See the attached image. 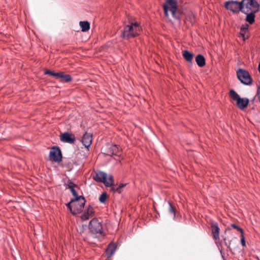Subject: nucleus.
Here are the masks:
<instances>
[{"label": "nucleus", "instance_id": "nucleus-1", "mask_svg": "<svg viewBox=\"0 0 260 260\" xmlns=\"http://www.w3.org/2000/svg\"><path fill=\"white\" fill-rule=\"evenodd\" d=\"M141 27L138 22L131 23L129 25H125L122 30L121 36L124 39H131L139 35Z\"/></svg>", "mask_w": 260, "mask_h": 260}, {"label": "nucleus", "instance_id": "nucleus-2", "mask_svg": "<svg viewBox=\"0 0 260 260\" xmlns=\"http://www.w3.org/2000/svg\"><path fill=\"white\" fill-rule=\"evenodd\" d=\"M89 230L95 238L103 239L105 236L103 225L96 218H93L90 220L89 224Z\"/></svg>", "mask_w": 260, "mask_h": 260}, {"label": "nucleus", "instance_id": "nucleus-3", "mask_svg": "<svg viewBox=\"0 0 260 260\" xmlns=\"http://www.w3.org/2000/svg\"><path fill=\"white\" fill-rule=\"evenodd\" d=\"M165 15L166 17L169 16V11H170L173 17L176 19H180V16L176 11L177 10V2L176 0H166L163 5Z\"/></svg>", "mask_w": 260, "mask_h": 260}, {"label": "nucleus", "instance_id": "nucleus-4", "mask_svg": "<svg viewBox=\"0 0 260 260\" xmlns=\"http://www.w3.org/2000/svg\"><path fill=\"white\" fill-rule=\"evenodd\" d=\"M232 99L236 101V106L240 109H243L246 107L249 103V99L247 98H241L240 95L234 90L230 91Z\"/></svg>", "mask_w": 260, "mask_h": 260}, {"label": "nucleus", "instance_id": "nucleus-5", "mask_svg": "<svg viewBox=\"0 0 260 260\" xmlns=\"http://www.w3.org/2000/svg\"><path fill=\"white\" fill-rule=\"evenodd\" d=\"M237 76L240 82L244 85L251 84L252 80L248 72L243 69H239L237 71Z\"/></svg>", "mask_w": 260, "mask_h": 260}, {"label": "nucleus", "instance_id": "nucleus-6", "mask_svg": "<svg viewBox=\"0 0 260 260\" xmlns=\"http://www.w3.org/2000/svg\"><path fill=\"white\" fill-rule=\"evenodd\" d=\"M244 0L241 2L236 1H228L225 4V7L229 10L235 13L242 12L243 10Z\"/></svg>", "mask_w": 260, "mask_h": 260}, {"label": "nucleus", "instance_id": "nucleus-7", "mask_svg": "<svg viewBox=\"0 0 260 260\" xmlns=\"http://www.w3.org/2000/svg\"><path fill=\"white\" fill-rule=\"evenodd\" d=\"M259 4L256 1H246L243 2V10L256 13L259 10Z\"/></svg>", "mask_w": 260, "mask_h": 260}, {"label": "nucleus", "instance_id": "nucleus-8", "mask_svg": "<svg viewBox=\"0 0 260 260\" xmlns=\"http://www.w3.org/2000/svg\"><path fill=\"white\" fill-rule=\"evenodd\" d=\"M50 159L59 162L62 160V154L60 148L57 146H53L49 152Z\"/></svg>", "mask_w": 260, "mask_h": 260}, {"label": "nucleus", "instance_id": "nucleus-9", "mask_svg": "<svg viewBox=\"0 0 260 260\" xmlns=\"http://www.w3.org/2000/svg\"><path fill=\"white\" fill-rule=\"evenodd\" d=\"M65 186L66 188L69 189L72 192L73 196L74 197V198L73 199V200L77 201L79 199V200H80L81 202H83V196H79L78 195L77 192L75 189V187L77 186V185L73 183L71 180H68L67 183L65 184ZM83 203V202L81 203V204H82Z\"/></svg>", "mask_w": 260, "mask_h": 260}, {"label": "nucleus", "instance_id": "nucleus-10", "mask_svg": "<svg viewBox=\"0 0 260 260\" xmlns=\"http://www.w3.org/2000/svg\"><path fill=\"white\" fill-rule=\"evenodd\" d=\"M211 229L212 236L216 244H219V231L220 229L218 223L216 221H212L211 223Z\"/></svg>", "mask_w": 260, "mask_h": 260}, {"label": "nucleus", "instance_id": "nucleus-11", "mask_svg": "<svg viewBox=\"0 0 260 260\" xmlns=\"http://www.w3.org/2000/svg\"><path fill=\"white\" fill-rule=\"evenodd\" d=\"M83 203L82 204H81V203H82L83 202H81L80 200H78L77 201H74V210H73V214L76 215L77 214L80 213L84 207L86 200L83 197Z\"/></svg>", "mask_w": 260, "mask_h": 260}, {"label": "nucleus", "instance_id": "nucleus-12", "mask_svg": "<svg viewBox=\"0 0 260 260\" xmlns=\"http://www.w3.org/2000/svg\"><path fill=\"white\" fill-rule=\"evenodd\" d=\"M60 140L62 142L74 144L76 141V138L72 134L65 132L61 135Z\"/></svg>", "mask_w": 260, "mask_h": 260}, {"label": "nucleus", "instance_id": "nucleus-13", "mask_svg": "<svg viewBox=\"0 0 260 260\" xmlns=\"http://www.w3.org/2000/svg\"><path fill=\"white\" fill-rule=\"evenodd\" d=\"M107 155L120 156L121 155V148L117 145H111L107 149Z\"/></svg>", "mask_w": 260, "mask_h": 260}, {"label": "nucleus", "instance_id": "nucleus-14", "mask_svg": "<svg viewBox=\"0 0 260 260\" xmlns=\"http://www.w3.org/2000/svg\"><path fill=\"white\" fill-rule=\"evenodd\" d=\"M92 140V134L85 132L82 138V143L86 148H89L91 144Z\"/></svg>", "mask_w": 260, "mask_h": 260}, {"label": "nucleus", "instance_id": "nucleus-15", "mask_svg": "<svg viewBox=\"0 0 260 260\" xmlns=\"http://www.w3.org/2000/svg\"><path fill=\"white\" fill-rule=\"evenodd\" d=\"M93 213L94 209L93 207L89 205L81 216V218L82 220H86L93 215Z\"/></svg>", "mask_w": 260, "mask_h": 260}, {"label": "nucleus", "instance_id": "nucleus-16", "mask_svg": "<svg viewBox=\"0 0 260 260\" xmlns=\"http://www.w3.org/2000/svg\"><path fill=\"white\" fill-rule=\"evenodd\" d=\"M56 79H60V82H69L72 80V78L69 74H64V72H58Z\"/></svg>", "mask_w": 260, "mask_h": 260}, {"label": "nucleus", "instance_id": "nucleus-17", "mask_svg": "<svg viewBox=\"0 0 260 260\" xmlns=\"http://www.w3.org/2000/svg\"><path fill=\"white\" fill-rule=\"evenodd\" d=\"M242 12L245 14H246L245 20L250 24H253L255 20V13L249 12L248 11H245L244 10H242Z\"/></svg>", "mask_w": 260, "mask_h": 260}, {"label": "nucleus", "instance_id": "nucleus-18", "mask_svg": "<svg viewBox=\"0 0 260 260\" xmlns=\"http://www.w3.org/2000/svg\"><path fill=\"white\" fill-rule=\"evenodd\" d=\"M107 177V174L103 172H98L93 176V179L98 182L103 183L105 181V177Z\"/></svg>", "mask_w": 260, "mask_h": 260}, {"label": "nucleus", "instance_id": "nucleus-19", "mask_svg": "<svg viewBox=\"0 0 260 260\" xmlns=\"http://www.w3.org/2000/svg\"><path fill=\"white\" fill-rule=\"evenodd\" d=\"M117 248V245L114 243H111L108 245L106 249V254L108 257H111L115 252Z\"/></svg>", "mask_w": 260, "mask_h": 260}, {"label": "nucleus", "instance_id": "nucleus-20", "mask_svg": "<svg viewBox=\"0 0 260 260\" xmlns=\"http://www.w3.org/2000/svg\"><path fill=\"white\" fill-rule=\"evenodd\" d=\"M196 61L198 66L200 67H203L205 65V58L202 54H198L196 57Z\"/></svg>", "mask_w": 260, "mask_h": 260}, {"label": "nucleus", "instance_id": "nucleus-21", "mask_svg": "<svg viewBox=\"0 0 260 260\" xmlns=\"http://www.w3.org/2000/svg\"><path fill=\"white\" fill-rule=\"evenodd\" d=\"M80 25L82 31H86L90 29V23L87 21H80Z\"/></svg>", "mask_w": 260, "mask_h": 260}, {"label": "nucleus", "instance_id": "nucleus-22", "mask_svg": "<svg viewBox=\"0 0 260 260\" xmlns=\"http://www.w3.org/2000/svg\"><path fill=\"white\" fill-rule=\"evenodd\" d=\"M183 56L188 62H191L193 58V54L187 50H185L183 52Z\"/></svg>", "mask_w": 260, "mask_h": 260}, {"label": "nucleus", "instance_id": "nucleus-23", "mask_svg": "<svg viewBox=\"0 0 260 260\" xmlns=\"http://www.w3.org/2000/svg\"><path fill=\"white\" fill-rule=\"evenodd\" d=\"M106 186L109 187L111 186L113 183L114 180L113 178V176L111 175H110L109 177L107 178V176L105 177V181L103 182Z\"/></svg>", "mask_w": 260, "mask_h": 260}, {"label": "nucleus", "instance_id": "nucleus-24", "mask_svg": "<svg viewBox=\"0 0 260 260\" xmlns=\"http://www.w3.org/2000/svg\"><path fill=\"white\" fill-rule=\"evenodd\" d=\"M106 186L109 187L111 186L113 183L114 180L113 178V176L111 175H110L109 177L107 178V176L105 177V181L103 182Z\"/></svg>", "mask_w": 260, "mask_h": 260}, {"label": "nucleus", "instance_id": "nucleus-25", "mask_svg": "<svg viewBox=\"0 0 260 260\" xmlns=\"http://www.w3.org/2000/svg\"><path fill=\"white\" fill-rule=\"evenodd\" d=\"M168 204L169 206V213L173 215V219H174L176 218V209L172 205V204H171V203L170 201L168 202Z\"/></svg>", "mask_w": 260, "mask_h": 260}, {"label": "nucleus", "instance_id": "nucleus-26", "mask_svg": "<svg viewBox=\"0 0 260 260\" xmlns=\"http://www.w3.org/2000/svg\"><path fill=\"white\" fill-rule=\"evenodd\" d=\"M248 32V25L247 24H246L244 26H243L241 28L240 30V35L242 36L243 38L245 37V35Z\"/></svg>", "mask_w": 260, "mask_h": 260}, {"label": "nucleus", "instance_id": "nucleus-27", "mask_svg": "<svg viewBox=\"0 0 260 260\" xmlns=\"http://www.w3.org/2000/svg\"><path fill=\"white\" fill-rule=\"evenodd\" d=\"M74 200L71 199L70 202L66 204L67 207L70 209L71 212L73 214V210H74Z\"/></svg>", "mask_w": 260, "mask_h": 260}, {"label": "nucleus", "instance_id": "nucleus-28", "mask_svg": "<svg viewBox=\"0 0 260 260\" xmlns=\"http://www.w3.org/2000/svg\"><path fill=\"white\" fill-rule=\"evenodd\" d=\"M107 193L106 192H103L101 194V196L99 198V201L101 203H105V202L107 200Z\"/></svg>", "mask_w": 260, "mask_h": 260}, {"label": "nucleus", "instance_id": "nucleus-29", "mask_svg": "<svg viewBox=\"0 0 260 260\" xmlns=\"http://www.w3.org/2000/svg\"><path fill=\"white\" fill-rule=\"evenodd\" d=\"M45 74L53 76V77H54L56 79L57 75H58V73H55V72H54L53 71H50V70H46L45 71Z\"/></svg>", "mask_w": 260, "mask_h": 260}, {"label": "nucleus", "instance_id": "nucleus-30", "mask_svg": "<svg viewBox=\"0 0 260 260\" xmlns=\"http://www.w3.org/2000/svg\"><path fill=\"white\" fill-rule=\"evenodd\" d=\"M217 245V246L218 247V249L220 251V253L221 254V255L223 258V260H225V258L224 257V253L223 252V250H222V245H221V243H220L219 244H216Z\"/></svg>", "mask_w": 260, "mask_h": 260}, {"label": "nucleus", "instance_id": "nucleus-31", "mask_svg": "<svg viewBox=\"0 0 260 260\" xmlns=\"http://www.w3.org/2000/svg\"><path fill=\"white\" fill-rule=\"evenodd\" d=\"M111 190H112L115 192H117L118 193H120L122 191L120 188H119V186L114 185L111 187Z\"/></svg>", "mask_w": 260, "mask_h": 260}, {"label": "nucleus", "instance_id": "nucleus-32", "mask_svg": "<svg viewBox=\"0 0 260 260\" xmlns=\"http://www.w3.org/2000/svg\"><path fill=\"white\" fill-rule=\"evenodd\" d=\"M223 243L224 244V245L226 246L228 249L232 252V248L231 247V246H230V243H228L227 242H226V238L225 237H224L223 239Z\"/></svg>", "mask_w": 260, "mask_h": 260}, {"label": "nucleus", "instance_id": "nucleus-33", "mask_svg": "<svg viewBox=\"0 0 260 260\" xmlns=\"http://www.w3.org/2000/svg\"><path fill=\"white\" fill-rule=\"evenodd\" d=\"M232 226L233 228L237 229L238 231H239L241 233V234H243V230L241 228L237 226L236 224H232Z\"/></svg>", "mask_w": 260, "mask_h": 260}, {"label": "nucleus", "instance_id": "nucleus-34", "mask_svg": "<svg viewBox=\"0 0 260 260\" xmlns=\"http://www.w3.org/2000/svg\"><path fill=\"white\" fill-rule=\"evenodd\" d=\"M256 96L258 99V101L260 103V84L259 86H258L257 89Z\"/></svg>", "mask_w": 260, "mask_h": 260}, {"label": "nucleus", "instance_id": "nucleus-35", "mask_svg": "<svg viewBox=\"0 0 260 260\" xmlns=\"http://www.w3.org/2000/svg\"><path fill=\"white\" fill-rule=\"evenodd\" d=\"M241 243L243 247L246 246V242H245V238H244L243 234H242V237H241Z\"/></svg>", "mask_w": 260, "mask_h": 260}, {"label": "nucleus", "instance_id": "nucleus-36", "mask_svg": "<svg viewBox=\"0 0 260 260\" xmlns=\"http://www.w3.org/2000/svg\"><path fill=\"white\" fill-rule=\"evenodd\" d=\"M126 185V184H123V183H121L120 184L119 186V188H120V189H121V190H122V188L125 186Z\"/></svg>", "mask_w": 260, "mask_h": 260}, {"label": "nucleus", "instance_id": "nucleus-37", "mask_svg": "<svg viewBox=\"0 0 260 260\" xmlns=\"http://www.w3.org/2000/svg\"><path fill=\"white\" fill-rule=\"evenodd\" d=\"M258 71L260 72V63H259L258 65Z\"/></svg>", "mask_w": 260, "mask_h": 260}]
</instances>
